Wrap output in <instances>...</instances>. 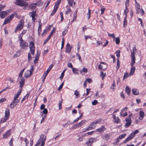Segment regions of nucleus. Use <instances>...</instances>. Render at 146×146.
<instances>
[{
  "label": "nucleus",
  "instance_id": "4d7b16f0",
  "mask_svg": "<svg viewBox=\"0 0 146 146\" xmlns=\"http://www.w3.org/2000/svg\"><path fill=\"white\" fill-rule=\"evenodd\" d=\"M98 103V101L96 100H94L92 102V104L93 105H96Z\"/></svg>",
  "mask_w": 146,
  "mask_h": 146
},
{
  "label": "nucleus",
  "instance_id": "f704fd0d",
  "mask_svg": "<svg viewBox=\"0 0 146 146\" xmlns=\"http://www.w3.org/2000/svg\"><path fill=\"white\" fill-rule=\"evenodd\" d=\"M120 66V62L119 61V60L118 59H117V66H116V68L117 70L119 68Z\"/></svg>",
  "mask_w": 146,
  "mask_h": 146
},
{
  "label": "nucleus",
  "instance_id": "6ab92c4d",
  "mask_svg": "<svg viewBox=\"0 0 146 146\" xmlns=\"http://www.w3.org/2000/svg\"><path fill=\"white\" fill-rule=\"evenodd\" d=\"M86 122V121L85 120H83L81 121L80 122L77 124L78 127H81Z\"/></svg>",
  "mask_w": 146,
  "mask_h": 146
},
{
  "label": "nucleus",
  "instance_id": "2eb2a0df",
  "mask_svg": "<svg viewBox=\"0 0 146 146\" xmlns=\"http://www.w3.org/2000/svg\"><path fill=\"white\" fill-rule=\"evenodd\" d=\"M25 78L23 77H21V81L19 82L20 85L19 86L20 88H22L25 84Z\"/></svg>",
  "mask_w": 146,
  "mask_h": 146
},
{
  "label": "nucleus",
  "instance_id": "4be33fe9",
  "mask_svg": "<svg viewBox=\"0 0 146 146\" xmlns=\"http://www.w3.org/2000/svg\"><path fill=\"white\" fill-rule=\"evenodd\" d=\"M92 141H93L92 139L91 138H90L89 140L86 142V144L88 146H91L93 143Z\"/></svg>",
  "mask_w": 146,
  "mask_h": 146
},
{
  "label": "nucleus",
  "instance_id": "864d4df0",
  "mask_svg": "<svg viewBox=\"0 0 146 146\" xmlns=\"http://www.w3.org/2000/svg\"><path fill=\"white\" fill-rule=\"evenodd\" d=\"M62 99L61 101H60L59 102L58 106H59V109H61L62 108Z\"/></svg>",
  "mask_w": 146,
  "mask_h": 146
},
{
  "label": "nucleus",
  "instance_id": "052dcab7",
  "mask_svg": "<svg viewBox=\"0 0 146 146\" xmlns=\"http://www.w3.org/2000/svg\"><path fill=\"white\" fill-rule=\"evenodd\" d=\"M83 137H79L77 139V141L78 142H81L82 141Z\"/></svg>",
  "mask_w": 146,
  "mask_h": 146
},
{
  "label": "nucleus",
  "instance_id": "69168bd1",
  "mask_svg": "<svg viewBox=\"0 0 146 146\" xmlns=\"http://www.w3.org/2000/svg\"><path fill=\"white\" fill-rule=\"evenodd\" d=\"M44 113L46 114V109H44L42 111L40 112V115L41 116H42L43 115Z\"/></svg>",
  "mask_w": 146,
  "mask_h": 146
},
{
  "label": "nucleus",
  "instance_id": "6e6552de",
  "mask_svg": "<svg viewBox=\"0 0 146 146\" xmlns=\"http://www.w3.org/2000/svg\"><path fill=\"white\" fill-rule=\"evenodd\" d=\"M14 17V15L12 14L10 16L6 18L3 24H6L9 23Z\"/></svg>",
  "mask_w": 146,
  "mask_h": 146
},
{
  "label": "nucleus",
  "instance_id": "37998d69",
  "mask_svg": "<svg viewBox=\"0 0 146 146\" xmlns=\"http://www.w3.org/2000/svg\"><path fill=\"white\" fill-rule=\"evenodd\" d=\"M127 115V113L126 112L124 113L120 112V116L122 117H123L126 116Z\"/></svg>",
  "mask_w": 146,
  "mask_h": 146
},
{
  "label": "nucleus",
  "instance_id": "bf43d9fd",
  "mask_svg": "<svg viewBox=\"0 0 146 146\" xmlns=\"http://www.w3.org/2000/svg\"><path fill=\"white\" fill-rule=\"evenodd\" d=\"M24 141L25 143V146H27L29 144V142H28L27 139L26 138L24 139Z\"/></svg>",
  "mask_w": 146,
  "mask_h": 146
},
{
  "label": "nucleus",
  "instance_id": "b1692460",
  "mask_svg": "<svg viewBox=\"0 0 146 146\" xmlns=\"http://www.w3.org/2000/svg\"><path fill=\"white\" fill-rule=\"evenodd\" d=\"M60 0H58L55 3V4L54 6V7L56 8V9H58L59 5L60 3Z\"/></svg>",
  "mask_w": 146,
  "mask_h": 146
},
{
  "label": "nucleus",
  "instance_id": "4468645a",
  "mask_svg": "<svg viewBox=\"0 0 146 146\" xmlns=\"http://www.w3.org/2000/svg\"><path fill=\"white\" fill-rule=\"evenodd\" d=\"M11 131V130L9 129L3 135V138L4 139H5L7 138V137H9L11 135L10 132Z\"/></svg>",
  "mask_w": 146,
  "mask_h": 146
},
{
  "label": "nucleus",
  "instance_id": "cd10ccee",
  "mask_svg": "<svg viewBox=\"0 0 146 146\" xmlns=\"http://www.w3.org/2000/svg\"><path fill=\"white\" fill-rule=\"evenodd\" d=\"M53 66V65L51 64L48 67V68L46 70V75L49 72L50 70H51Z\"/></svg>",
  "mask_w": 146,
  "mask_h": 146
},
{
  "label": "nucleus",
  "instance_id": "c9c22d12",
  "mask_svg": "<svg viewBox=\"0 0 146 146\" xmlns=\"http://www.w3.org/2000/svg\"><path fill=\"white\" fill-rule=\"evenodd\" d=\"M125 91L127 94H129L130 93V89L127 86H126L125 88Z\"/></svg>",
  "mask_w": 146,
  "mask_h": 146
},
{
  "label": "nucleus",
  "instance_id": "e2e57ef3",
  "mask_svg": "<svg viewBox=\"0 0 146 146\" xmlns=\"http://www.w3.org/2000/svg\"><path fill=\"white\" fill-rule=\"evenodd\" d=\"M64 85V83H62L59 86L58 88V90H60L62 88Z\"/></svg>",
  "mask_w": 146,
  "mask_h": 146
},
{
  "label": "nucleus",
  "instance_id": "f257e3e1",
  "mask_svg": "<svg viewBox=\"0 0 146 146\" xmlns=\"http://www.w3.org/2000/svg\"><path fill=\"white\" fill-rule=\"evenodd\" d=\"M133 51L131 52V63L130 65L131 68L129 74L131 76L133 74L135 69V68L133 65L135 63V56L134 52L135 50H136V49L135 47L133 48Z\"/></svg>",
  "mask_w": 146,
  "mask_h": 146
},
{
  "label": "nucleus",
  "instance_id": "f03ea898",
  "mask_svg": "<svg viewBox=\"0 0 146 146\" xmlns=\"http://www.w3.org/2000/svg\"><path fill=\"white\" fill-rule=\"evenodd\" d=\"M46 139L45 138H44V135H41L38 141L36 143L35 146H38L40 145L41 144L40 146H44L45 144V141Z\"/></svg>",
  "mask_w": 146,
  "mask_h": 146
},
{
  "label": "nucleus",
  "instance_id": "72a5a7b5",
  "mask_svg": "<svg viewBox=\"0 0 146 146\" xmlns=\"http://www.w3.org/2000/svg\"><path fill=\"white\" fill-rule=\"evenodd\" d=\"M72 71L74 73L76 74H77L78 73L79 70L76 68H72Z\"/></svg>",
  "mask_w": 146,
  "mask_h": 146
},
{
  "label": "nucleus",
  "instance_id": "423d86ee",
  "mask_svg": "<svg viewBox=\"0 0 146 146\" xmlns=\"http://www.w3.org/2000/svg\"><path fill=\"white\" fill-rule=\"evenodd\" d=\"M16 1L14 3L17 5L20 6H25L27 5L28 4L25 1L22 0H15Z\"/></svg>",
  "mask_w": 146,
  "mask_h": 146
},
{
  "label": "nucleus",
  "instance_id": "412c9836",
  "mask_svg": "<svg viewBox=\"0 0 146 146\" xmlns=\"http://www.w3.org/2000/svg\"><path fill=\"white\" fill-rule=\"evenodd\" d=\"M132 92L133 94L137 95L139 94V90L136 88H134L132 89Z\"/></svg>",
  "mask_w": 146,
  "mask_h": 146
},
{
  "label": "nucleus",
  "instance_id": "49530a36",
  "mask_svg": "<svg viewBox=\"0 0 146 146\" xmlns=\"http://www.w3.org/2000/svg\"><path fill=\"white\" fill-rule=\"evenodd\" d=\"M32 57L31 56V54L30 53H29L28 54V61L29 62L32 60Z\"/></svg>",
  "mask_w": 146,
  "mask_h": 146
},
{
  "label": "nucleus",
  "instance_id": "393cba45",
  "mask_svg": "<svg viewBox=\"0 0 146 146\" xmlns=\"http://www.w3.org/2000/svg\"><path fill=\"white\" fill-rule=\"evenodd\" d=\"M67 11L65 12V14H68V13L72 12V11L70 8L68 6H67L66 7Z\"/></svg>",
  "mask_w": 146,
  "mask_h": 146
},
{
  "label": "nucleus",
  "instance_id": "f3484780",
  "mask_svg": "<svg viewBox=\"0 0 146 146\" xmlns=\"http://www.w3.org/2000/svg\"><path fill=\"white\" fill-rule=\"evenodd\" d=\"M37 6L36 3H32L29 5V7L32 9L34 10L35 9Z\"/></svg>",
  "mask_w": 146,
  "mask_h": 146
},
{
  "label": "nucleus",
  "instance_id": "9b49d317",
  "mask_svg": "<svg viewBox=\"0 0 146 146\" xmlns=\"http://www.w3.org/2000/svg\"><path fill=\"white\" fill-rule=\"evenodd\" d=\"M9 11H2L0 13V16L1 18L3 19L6 17L9 13Z\"/></svg>",
  "mask_w": 146,
  "mask_h": 146
},
{
  "label": "nucleus",
  "instance_id": "c756f323",
  "mask_svg": "<svg viewBox=\"0 0 146 146\" xmlns=\"http://www.w3.org/2000/svg\"><path fill=\"white\" fill-rule=\"evenodd\" d=\"M21 90L22 89H21L18 92L17 94L14 97V98H15V99H17L18 98L19 96L20 95L21 93Z\"/></svg>",
  "mask_w": 146,
  "mask_h": 146
},
{
  "label": "nucleus",
  "instance_id": "aec40b11",
  "mask_svg": "<svg viewBox=\"0 0 146 146\" xmlns=\"http://www.w3.org/2000/svg\"><path fill=\"white\" fill-rule=\"evenodd\" d=\"M10 115L9 110L8 108H6L5 112V116L6 117L9 118Z\"/></svg>",
  "mask_w": 146,
  "mask_h": 146
},
{
  "label": "nucleus",
  "instance_id": "bb28decb",
  "mask_svg": "<svg viewBox=\"0 0 146 146\" xmlns=\"http://www.w3.org/2000/svg\"><path fill=\"white\" fill-rule=\"evenodd\" d=\"M29 15L31 17H35L36 15V11H33L32 12H30L29 13Z\"/></svg>",
  "mask_w": 146,
  "mask_h": 146
},
{
  "label": "nucleus",
  "instance_id": "6e6d98bb",
  "mask_svg": "<svg viewBox=\"0 0 146 146\" xmlns=\"http://www.w3.org/2000/svg\"><path fill=\"white\" fill-rule=\"evenodd\" d=\"M23 35L21 33L19 35L18 37V38L19 39V40H23V39H22V37Z\"/></svg>",
  "mask_w": 146,
  "mask_h": 146
},
{
  "label": "nucleus",
  "instance_id": "58836bf2",
  "mask_svg": "<svg viewBox=\"0 0 146 146\" xmlns=\"http://www.w3.org/2000/svg\"><path fill=\"white\" fill-rule=\"evenodd\" d=\"M29 96V94H27L23 98L22 100V101L23 102L24 100L28 99V98Z\"/></svg>",
  "mask_w": 146,
  "mask_h": 146
},
{
  "label": "nucleus",
  "instance_id": "79ce46f5",
  "mask_svg": "<svg viewBox=\"0 0 146 146\" xmlns=\"http://www.w3.org/2000/svg\"><path fill=\"white\" fill-rule=\"evenodd\" d=\"M90 12L91 10L89 8L88 9V12L87 14V18L89 19L90 18Z\"/></svg>",
  "mask_w": 146,
  "mask_h": 146
},
{
  "label": "nucleus",
  "instance_id": "680f3d73",
  "mask_svg": "<svg viewBox=\"0 0 146 146\" xmlns=\"http://www.w3.org/2000/svg\"><path fill=\"white\" fill-rule=\"evenodd\" d=\"M39 26L38 27V33L39 35H40V31L41 30V26L40 25V23H39Z\"/></svg>",
  "mask_w": 146,
  "mask_h": 146
},
{
  "label": "nucleus",
  "instance_id": "2f4dec72",
  "mask_svg": "<svg viewBox=\"0 0 146 146\" xmlns=\"http://www.w3.org/2000/svg\"><path fill=\"white\" fill-rule=\"evenodd\" d=\"M115 80H113V84L111 85V86L110 87V89L111 90H114V87L115 86Z\"/></svg>",
  "mask_w": 146,
  "mask_h": 146
},
{
  "label": "nucleus",
  "instance_id": "39448f33",
  "mask_svg": "<svg viewBox=\"0 0 146 146\" xmlns=\"http://www.w3.org/2000/svg\"><path fill=\"white\" fill-rule=\"evenodd\" d=\"M20 46L23 49H25L28 46V44L23 40L19 41Z\"/></svg>",
  "mask_w": 146,
  "mask_h": 146
},
{
  "label": "nucleus",
  "instance_id": "a19ab883",
  "mask_svg": "<svg viewBox=\"0 0 146 146\" xmlns=\"http://www.w3.org/2000/svg\"><path fill=\"white\" fill-rule=\"evenodd\" d=\"M57 9H58L54 7V9L51 14V15H53L56 13Z\"/></svg>",
  "mask_w": 146,
  "mask_h": 146
},
{
  "label": "nucleus",
  "instance_id": "8fccbe9b",
  "mask_svg": "<svg viewBox=\"0 0 146 146\" xmlns=\"http://www.w3.org/2000/svg\"><path fill=\"white\" fill-rule=\"evenodd\" d=\"M46 78V72H45L44 74L43 75L42 77V80L43 82H44Z\"/></svg>",
  "mask_w": 146,
  "mask_h": 146
},
{
  "label": "nucleus",
  "instance_id": "774afa93",
  "mask_svg": "<svg viewBox=\"0 0 146 146\" xmlns=\"http://www.w3.org/2000/svg\"><path fill=\"white\" fill-rule=\"evenodd\" d=\"M105 9H106L102 7V8H101L100 10L101 11V15H102L104 13L105 10Z\"/></svg>",
  "mask_w": 146,
  "mask_h": 146
},
{
  "label": "nucleus",
  "instance_id": "9d476101",
  "mask_svg": "<svg viewBox=\"0 0 146 146\" xmlns=\"http://www.w3.org/2000/svg\"><path fill=\"white\" fill-rule=\"evenodd\" d=\"M19 102L18 100L15 99L14 98L13 102L10 104V107L12 108H13Z\"/></svg>",
  "mask_w": 146,
  "mask_h": 146
},
{
  "label": "nucleus",
  "instance_id": "603ef678",
  "mask_svg": "<svg viewBox=\"0 0 146 146\" xmlns=\"http://www.w3.org/2000/svg\"><path fill=\"white\" fill-rule=\"evenodd\" d=\"M76 57H77L78 58L79 60L80 61H82L81 57L80 55L79 54L78 52L76 53Z\"/></svg>",
  "mask_w": 146,
  "mask_h": 146
},
{
  "label": "nucleus",
  "instance_id": "7ed1b4c3",
  "mask_svg": "<svg viewBox=\"0 0 146 146\" xmlns=\"http://www.w3.org/2000/svg\"><path fill=\"white\" fill-rule=\"evenodd\" d=\"M139 132V131L138 130H136L134 132L131 133L128 137L124 140V143H126L128 141H129L132 139L134 136L137 134Z\"/></svg>",
  "mask_w": 146,
  "mask_h": 146
},
{
  "label": "nucleus",
  "instance_id": "a18cd8bd",
  "mask_svg": "<svg viewBox=\"0 0 146 146\" xmlns=\"http://www.w3.org/2000/svg\"><path fill=\"white\" fill-rule=\"evenodd\" d=\"M115 43L117 44H118L120 43V38L119 37H117L115 39Z\"/></svg>",
  "mask_w": 146,
  "mask_h": 146
},
{
  "label": "nucleus",
  "instance_id": "20e7f679",
  "mask_svg": "<svg viewBox=\"0 0 146 146\" xmlns=\"http://www.w3.org/2000/svg\"><path fill=\"white\" fill-rule=\"evenodd\" d=\"M24 25V21L22 20H21L16 27L14 31L15 33H16L17 31H21Z\"/></svg>",
  "mask_w": 146,
  "mask_h": 146
},
{
  "label": "nucleus",
  "instance_id": "13d9d810",
  "mask_svg": "<svg viewBox=\"0 0 146 146\" xmlns=\"http://www.w3.org/2000/svg\"><path fill=\"white\" fill-rule=\"evenodd\" d=\"M25 70V68H23L21 71L20 72L19 74V76L21 77L23 73V72Z\"/></svg>",
  "mask_w": 146,
  "mask_h": 146
},
{
  "label": "nucleus",
  "instance_id": "ea45409f",
  "mask_svg": "<svg viewBox=\"0 0 146 146\" xmlns=\"http://www.w3.org/2000/svg\"><path fill=\"white\" fill-rule=\"evenodd\" d=\"M68 2V4H69V6H72V4L73 2V0H67Z\"/></svg>",
  "mask_w": 146,
  "mask_h": 146
},
{
  "label": "nucleus",
  "instance_id": "0eeeda50",
  "mask_svg": "<svg viewBox=\"0 0 146 146\" xmlns=\"http://www.w3.org/2000/svg\"><path fill=\"white\" fill-rule=\"evenodd\" d=\"M29 47L31 54H34L35 53V49L34 43L32 41L30 42Z\"/></svg>",
  "mask_w": 146,
  "mask_h": 146
},
{
  "label": "nucleus",
  "instance_id": "09e8293b",
  "mask_svg": "<svg viewBox=\"0 0 146 146\" xmlns=\"http://www.w3.org/2000/svg\"><path fill=\"white\" fill-rule=\"evenodd\" d=\"M126 135V134L125 133L123 134H121V135H120L118 137L120 139H122L124 138Z\"/></svg>",
  "mask_w": 146,
  "mask_h": 146
},
{
  "label": "nucleus",
  "instance_id": "473e14b6",
  "mask_svg": "<svg viewBox=\"0 0 146 146\" xmlns=\"http://www.w3.org/2000/svg\"><path fill=\"white\" fill-rule=\"evenodd\" d=\"M127 17H125L123 21V26L124 28H125L127 26V22L126 20V19Z\"/></svg>",
  "mask_w": 146,
  "mask_h": 146
},
{
  "label": "nucleus",
  "instance_id": "e433bc0d",
  "mask_svg": "<svg viewBox=\"0 0 146 146\" xmlns=\"http://www.w3.org/2000/svg\"><path fill=\"white\" fill-rule=\"evenodd\" d=\"M109 138V136L108 134H105L103 136V139H104L107 140Z\"/></svg>",
  "mask_w": 146,
  "mask_h": 146
},
{
  "label": "nucleus",
  "instance_id": "1a4fd4ad",
  "mask_svg": "<svg viewBox=\"0 0 146 146\" xmlns=\"http://www.w3.org/2000/svg\"><path fill=\"white\" fill-rule=\"evenodd\" d=\"M96 126V125L94 124V123L92 122L91 123V124L89 125L88 127L84 131H83V132H84L86 131H88L92 129H94L95 128Z\"/></svg>",
  "mask_w": 146,
  "mask_h": 146
},
{
  "label": "nucleus",
  "instance_id": "dca6fc26",
  "mask_svg": "<svg viewBox=\"0 0 146 146\" xmlns=\"http://www.w3.org/2000/svg\"><path fill=\"white\" fill-rule=\"evenodd\" d=\"M145 114L144 112L142 111H139V119L141 120H142L143 119L144 117Z\"/></svg>",
  "mask_w": 146,
  "mask_h": 146
},
{
  "label": "nucleus",
  "instance_id": "0e129e2a",
  "mask_svg": "<svg viewBox=\"0 0 146 146\" xmlns=\"http://www.w3.org/2000/svg\"><path fill=\"white\" fill-rule=\"evenodd\" d=\"M120 51L119 50H117L115 52V54L117 57H118L120 56Z\"/></svg>",
  "mask_w": 146,
  "mask_h": 146
},
{
  "label": "nucleus",
  "instance_id": "4c0bfd02",
  "mask_svg": "<svg viewBox=\"0 0 146 146\" xmlns=\"http://www.w3.org/2000/svg\"><path fill=\"white\" fill-rule=\"evenodd\" d=\"M120 120L118 117H117L116 119L114 120V122L117 123H120Z\"/></svg>",
  "mask_w": 146,
  "mask_h": 146
},
{
  "label": "nucleus",
  "instance_id": "3c124183",
  "mask_svg": "<svg viewBox=\"0 0 146 146\" xmlns=\"http://www.w3.org/2000/svg\"><path fill=\"white\" fill-rule=\"evenodd\" d=\"M108 35L109 36L112 37L114 39H115V34L114 33H112V34H110L108 33Z\"/></svg>",
  "mask_w": 146,
  "mask_h": 146
},
{
  "label": "nucleus",
  "instance_id": "c03bdc74",
  "mask_svg": "<svg viewBox=\"0 0 146 146\" xmlns=\"http://www.w3.org/2000/svg\"><path fill=\"white\" fill-rule=\"evenodd\" d=\"M129 0H126L125 3V7H128L129 6Z\"/></svg>",
  "mask_w": 146,
  "mask_h": 146
},
{
  "label": "nucleus",
  "instance_id": "a211bd4d",
  "mask_svg": "<svg viewBox=\"0 0 146 146\" xmlns=\"http://www.w3.org/2000/svg\"><path fill=\"white\" fill-rule=\"evenodd\" d=\"M32 73L29 70L26 71L24 74V76L26 78H28L30 77Z\"/></svg>",
  "mask_w": 146,
  "mask_h": 146
},
{
  "label": "nucleus",
  "instance_id": "ddd939ff",
  "mask_svg": "<svg viewBox=\"0 0 146 146\" xmlns=\"http://www.w3.org/2000/svg\"><path fill=\"white\" fill-rule=\"evenodd\" d=\"M72 47L71 46L69 43H67L66 45V52L67 53H70L71 51Z\"/></svg>",
  "mask_w": 146,
  "mask_h": 146
},
{
  "label": "nucleus",
  "instance_id": "c85d7f7f",
  "mask_svg": "<svg viewBox=\"0 0 146 146\" xmlns=\"http://www.w3.org/2000/svg\"><path fill=\"white\" fill-rule=\"evenodd\" d=\"M8 118H9L5 116L4 119H2L1 120L0 123H3L6 122L8 119Z\"/></svg>",
  "mask_w": 146,
  "mask_h": 146
},
{
  "label": "nucleus",
  "instance_id": "5701e85b",
  "mask_svg": "<svg viewBox=\"0 0 146 146\" xmlns=\"http://www.w3.org/2000/svg\"><path fill=\"white\" fill-rule=\"evenodd\" d=\"M36 3L37 4V6H38L42 7L44 5V3L40 1L37 2Z\"/></svg>",
  "mask_w": 146,
  "mask_h": 146
},
{
  "label": "nucleus",
  "instance_id": "a878e982",
  "mask_svg": "<svg viewBox=\"0 0 146 146\" xmlns=\"http://www.w3.org/2000/svg\"><path fill=\"white\" fill-rule=\"evenodd\" d=\"M129 9L128 7H125V9H124L123 14L125 15V17H127V14L129 12Z\"/></svg>",
  "mask_w": 146,
  "mask_h": 146
},
{
  "label": "nucleus",
  "instance_id": "338daca9",
  "mask_svg": "<svg viewBox=\"0 0 146 146\" xmlns=\"http://www.w3.org/2000/svg\"><path fill=\"white\" fill-rule=\"evenodd\" d=\"M103 43L101 41H96V43H97V46H98L99 45H100L101 44H102Z\"/></svg>",
  "mask_w": 146,
  "mask_h": 146
},
{
  "label": "nucleus",
  "instance_id": "5fc2aeb1",
  "mask_svg": "<svg viewBox=\"0 0 146 146\" xmlns=\"http://www.w3.org/2000/svg\"><path fill=\"white\" fill-rule=\"evenodd\" d=\"M99 91L97 90L95 94V96L96 97V98H98L100 97V96L99 95Z\"/></svg>",
  "mask_w": 146,
  "mask_h": 146
},
{
  "label": "nucleus",
  "instance_id": "7c9ffc66",
  "mask_svg": "<svg viewBox=\"0 0 146 146\" xmlns=\"http://www.w3.org/2000/svg\"><path fill=\"white\" fill-rule=\"evenodd\" d=\"M88 72L87 69V68L84 67L82 70H80V73H82V72L87 73Z\"/></svg>",
  "mask_w": 146,
  "mask_h": 146
},
{
  "label": "nucleus",
  "instance_id": "f8f14e48",
  "mask_svg": "<svg viewBox=\"0 0 146 146\" xmlns=\"http://www.w3.org/2000/svg\"><path fill=\"white\" fill-rule=\"evenodd\" d=\"M106 130V128L104 125H102L101 127L96 129V131L99 132V133H102Z\"/></svg>",
  "mask_w": 146,
  "mask_h": 146
},
{
  "label": "nucleus",
  "instance_id": "de8ad7c7",
  "mask_svg": "<svg viewBox=\"0 0 146 146\" xmlns=\"http://www.w3.org/2000/svg\"><path fill=\"white\" fill-rule=\"evenodd\" d=\"M82 114L81 115H80L79 117L77 118L76 119L73 121V123H75L76 121H78L79 119H80L82 117Z\"/></svg>",
  "mask_w": 146,
  "mask_h": 146
}]
</instances>
